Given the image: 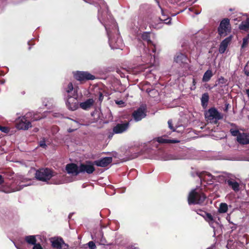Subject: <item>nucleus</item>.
<instances>
[{
  "instance_id": "obj_27",
  "label": "nucleus",
  "mask_w": 249,
  "mask_h": 249,
  "mask_svg": "<svg viewBox=\"0 0 249 249\" xmlns=\"http://www.w3.org/2000/svg\"><path fill=\"white\" fill-rule=\"evenodd\" d=\"M227 204L226 203H223L220 204L218 211L220 213H224L227 211Z\"/></svg>"
},
{
  "instance_id": "obj_19",
  "label": "nucleus",
  "mask_w": 249,
  "mask_h": 249,
  "mask_svg": "<svg viewBox=\"0 0 249 249\" xmlns=\"http://www.w3.org/2000/svg\"><path fill=\"white\" fill-rule=\"evenodd\" d=\"M128 125V123L118 124L114 127L113 131L115 133H121L127 129Z\"/></svg>"
},
{
  "instance_id": "obj_20",
  "label": "nucleus",
  "mask_w": 249,
  "mask_h": 249,
  "mask_svg": "<svg viewBox=\"0 0 249 249\" xmlns=\"http://www.w3.org/2000/svg\"><path fill=\"white\" fill-rule=\"evenodd\" d=\"M204 218L206 221L209 223V225L213 228L215 229L216 227L219 226L218 223L214 221L213 217L210 213H206Z\"/></svg>"
},
{
  "instance_id": "obj_40",
  "label": "nucleus",
  "mask_w": 249,
  "mask_h": 249,
  "mask_svg": "<svg viewBox=\"0 0 249 249\" xmlns=\"http://www.w3.org/2000/svg\"><path fill=\"white\" fill-rule=\"evenodd\" d=\"M39 145L41 147H42L43 148H45L46 146V144H45V142L44 141H41L39 143Z\"/></svg>"
},
{
  "instance_id": "obj_11",
  "label": "nucleus",
  "mask_w": 249,
  "mask_h": 249,
  "mask_svg": "<svg viewBox=\"0 0 249 249\" xmlns=\"http://www.w3.org/2000/svg\"><path fill=\"white\" fill-rule=\"evenodd\" d=\"M67 173L73 176H76L80 173L79 166L74 163L68 164L66 166Z\"/></svg>"
},
{
  "instance_id": "obj_15",
  "label": "nucleus",
  "mask_w": 249,
  "mask_h": 249,
  "mask_svg": "<svg viewBox=\"0 0 249 249\" xmlns=\"http://www.w3.org/2000/svg\"><path fill=\"white\" fill-rule=\"evenodd\" d=\"M188 59L187 57L183 54L179 53L176 54L174 58V61L180 66H184L187 63Z\"/></svg>"
},
{
  "instance_id": "obj_47",
  "label": "nucleus",
  "mask_w": 249,
  "mask_h": 249,
  "mask_svg": "<svg viewBox=\"0 0 249 249\" xmlns=\"http://www.w3.org/2000/svg\"><path fill=\"white\" fill-rule=\"evenodd\" d=\"M189 10H190V11H192V8H189Z\"/></svg>"
},
{
  "instance_id": "obj_9",
  "label": "nucleus",
  "mask_w": 249,
  "mask_h": 249,
  "mask_svg": "<svg viewBox=\"0 0 249 249\" xmlns=\"http://www.w3.org/2000/svg\"><path fill=\"white\" fill-rule=\"evenodd\" d=\"M74 78L80 81L93 80L95 77L91 74L84 71H77L74 73Z\"/></svg>"
},
{
  "instance_id": "obj_32",
  "label": "nucleus",
  "mask_w": 249,
  "mask_h": 249,
  "mask_svg": "<svg viewBox=\"0 0 249 249\" xmlns=\"http://www.w3.org/2000/svg\"><path fill=\"white\" fill-rule=\"evenodd\" d=\"M111 29L114 32H118V31L117 25L114 21L112 22Z\"/></svg>"
},
{
  "instance_id": "obj_37",
  "label": "nucleus",
  "mask_w": 249,
  "mask_h": 249,
  "mask_svg": "<svg viewBox=\"0 0 249 249\" xmlns=\"http://www.w3.org/2000/svg\"><path fill=\"white\" fill-rule=\"evenodd\" d=\"M33 249H43L39 244H35Z\"/></svg>"
},
{
  "instance_id": "obj_42",
  "label": "nucleus",
  "mask_w": 249,
  "mask_h": 249,
  "mask_svg": "<svg viewBox=\"0 0 249 249\" xmlns=\"http://www.w3.org/2000/svg\"><path fill=\"white\" fill-rule=\"evenodd\" d=\"M4 182V178L2 176L0 175V185H1Z\"/></svg>"
},
{
  "instance_id": "obj_16",
  "label": "nucleus",
  "mask_w": 249,
  "mask_h": 249,
  "mask_svg": "<svg viewBox=\"0 0 249 249\" xmlns=\"http://www.w3.org/2000/svg\"><path fill=\"white\" fill-rule=\"evenodd\" d=\"M141 38L142 39L147 42L148 44H151L152 46V47L150 48V49L152 50L153 53H155L156 49V45L155 44H153L152 42L151 41L150 39V34L148 32H144L141 35Z\"/></svg>"
},
{
  "instance_id": "obj_13",
  "label": "nucleus",
  "mask_w": 249,
  "mask_h": 249,
  "mask_svg": "<svg viewBox=\"0 0 249 249\" xmlns=\"http://www.w3.org/2000/svg\"><path fill=\"white\" fill-rule=\"evenodd\" d=\"M66 105L70 110H76L78 107L76 97H70L67 101Z\"/></svg>"
},
{
  "instance_id": "obj_3",
  "label": "nucleus",
  "mask_w": 249,
  "mask_h": 249,
  "mask_svg": "<svg viewBox=\"0 0 249 249\" xmlns=\"http://www.w3.org/2000/svg\"><path fill=\"white\" fill-rule=\"evenodd\" d=\"M55 175L56 173L50 169L42 168L36 171L35 177L39 180L47 182Z\"/></svg>"
},
{
  "instance_id": "obj_26",
  "label": "nucleus",
  "mask_w": 249,
  "mask_h": 249,
  "mask_svg": "<svg viewBox=\"0 0 249 249\" xmlns=\"http://www.w3.org/2000/svg\"><path fill=\"white\" fill-rule=\"evenodd\" d=\"M24 181H22V182H21L20 183V185H19V186L18 187H17L16 189H13V192H15V191H19L22 188H23V187H25V186H29V185H33L34 183H33V181H31L30 180V182L28 184H23Z\"/></svg>"
},
{
  "instance_id": "obj_41",
  "label": "nucleus",
  "mask_w": 249,
  "mask_h": 249,
  "mask_svg": "<svg viewBox=\"0 0 249 249\" xmlns=\"http://www.w3.org/2000/svg\"><path fill=\"white\" fill-rule=\"evenodd\" d=\"M246 67H247V66L245 67V68L244 69V72H245V74L247 76H249V70H246Z\"/></svg>"
},
{
  "instance_id": "obj_29",
  "label": "nucleus",
  "mask_w": 249,
  "mask_h": 249,
  "mask_svg": "<svg viewBox=\"0 0 249 249\" xmlns=\"http://www.w3.org/2000/svg\"><path fill=\"white\" fill-rule=\"evenodd\" d=\"M249 34H248L247 36L243 38V43L241 46L242 49L245 48L248 45V43H249Z\"/></svg>"
},
{
  "instance_id": "obj_44",
  "label": "nucleus",
  "mask_w": 249,
  "mask_h": 249,
  "mask_svg": "<svg viewBox=\"0 0 249 249\" xmlns=\"http://www.w3.org/2000/svg\"><path fill=\"white\" fill-rule=\"evenodd\" d=\"M246 93H247V95H248V97H249V89H247V90H246Z\"/></svg>"
},
{
  "instance_id": "obj_4",
  "label": "nucleus",
  "mask_w": 249,
  "mask_h": 249,
  "mask_svg": "<svg viewBox=\"0 0 249 249\" xmlns=\"http://www.w3.org/2000/svg\"><path fill=\"white\" fill-rule=\"evenodd\" d=\"M230 132L232 136H236V140L240 144H249V133L241 132L233 129H231Z\"/></svg>"
},
{
  "instance_id": "obj_18",
  "label": "nucleus",
  "mask_w": 249,
  "mask_h": 249,
  "mask_svg": "<svg viewBox=\"0 0 249 249\" xmlns=\"http://www.w3.org/2000/svg\"><path fill=\"white\" fill-rule=\"evenodd\" d=\"M232 36H230L228 37L225 38L224 40L222 41L220 45V47L219 48V51L221 53H223L226 51L228 46L230 44V42L231 40Z\"/></svg>"
},
{
  "instance_id": "obj_33",
  "label": "nucleus",
  "mask_w": 249,
  "mask_h": 249,
  "mask_svg": "<svg viewBox=\"0 0 249 249\" xmlns=\"http://www.w3.org/2000/svg\"><path fill=\"white\" fill-rule=\"evenodd\" d=\"M208 100V96L206 94H203L201 102L203 105H204L205 103H207Z\"/></svg>"
},
{
  "instance_id": "obj_46",
  "label": "nucleus",
  "mask_w": 249,
  "mask_h": 249,
  "mask_svg": "<svg viewBox=\"0 0 249 249\" xmlns=\"http://www.w3.org/2000/svg\"><path fill=\"white\" fill-rule=\"evenodd\" d=\"M199 13H200V12H196V14H199Z\"/></svg>"
},
{
  "instance_id": "obj_38",
  "label": "nucleus",
  "mask_w": 249,
  "mask_h": 249,
  "mask_svg": "<svg viewBox=\"0 0 249 249\" xmlns=\"http://www.w3.org/2000/svg\"><path fill=\"white\" fill-rule=\"evenodd\" d=\"M0 130H1L2 132L6 133L8 131V129L7 127H6L0 126Z\"/></svg>"
},
{
  "instance_id": "obj_28",
  "label": "nucleus",
  "mask_w": 249,
  "mask_h": 249,
  "mask_svg": "<svg viewBox=\"0 0 249 249\" xmlns=\"http://www.w3.org/2000/svg\"><path fill=\"white\" fill-rule=\"evenodd\" d=\"M161 13H162V17L160 18V19L161 21H164L166 24H169L171 21V19H169L168 18H166V16L163 11V9L160 8Z\"/></svg>"
},
{
  "instance_id": "obj_22",
  "label": "nucleus",
  "mask_w": 249,
  "mask_h": 249,
  "mask_svg": "<svg viewBox=\"0 0 249 249\" xmlns=\"http://www.w3.org/2000/svg\"><path fill=\"white\" fill-rule=\"evenodd\" d=\"M157 141L160 143H177L179 141L175 140H168L163 137H159L157 139Z\"/></svg>"
},
{
  "instance_id": "obj_25",
  "label": "nucleus",
  "mask_w": 249,
  "mask_h": 249,
  "mask_svg": "<svg viewBox=\"0 0 249 249\" xmlns=\"http://www.w3.org/2000/svg\"><path fill=\"white\" fill-rule=\"evenodd\" d=\"M26 241L30 244L35 245L36 243V239L35 238V236L34 235H30L27 236L25 237Z\"/></svg>"
},
{
  "instance_id": "obj_7",
  "label": "nucleus",
  "mask_w": 249,
  "mask_h": 249,
  "mask_svg": "<svg viewBox=\"0 0 249 249\" xmlns=\"http://www.w3.org/2000/svg\"><path fill=\"white\" fill-rule=\"evenodd\" d=\"M51 242L52 247L55 249H68L69 245L61 238H52Z\"/></svg>"
},
{
  "instance_id": "obj_1",
  "label": "nucleus",
  "mask_w": 249,
  "mask_h": 249,
  "mask_svg": "<svg viewBox=\"0 0 249 249\" xmlns=\"http://www.w3.org/2000/svg\"><path fill=\"white\" fill-rule=\"evenodd\" d=\"M31 117V113H27L24 116L20 117L17 123V126L19 129L27 130L30 127H31L32 125L30 119L32 121H35L40 119L34 116Z\"/></svg>"
},
{
  "instance_id": "obj_34",
  "label": "nucleus",
  "mask_w": 249,
  "mask_h": 249,
  "mask_svg": "<svg viewBox=\"0 0 249 249\" xmlns=\"http://www.w3.org/2000/svg\"><path fill=\"white\" fill-rule=\"evenodd\" d=\"M88 246L90 249H95L96 246L94 243L92 241H90L88 243Z\"/></svg>"
},
{
  "instance_id": "obj_36",
  "label": "nucleus",
  "mask_w": 249,
  "mask_h": 249,
  "mask_svg": "<svg viewBox=\"0 0 249 249\" xmlns=\"http://www.w3.org/2000/svg\"><path fill=\"white\" fill-rule=\"evenodd\" d=\"M226 81H227L226 80V79L222 77H220L219 79V83H221L222 84H226Z\"/></svg>"
},
{
  "instance_id": "obj_10",
  "label": "nucleus",
  "mask_w": 249,
  "mask_h": 249,
  "mask_svg": "<svg viewBox=\"0 0 249 249\" xmlns=\"http://www.w3.org/2000/svg\"><path fill=\"white\" fill-rule=\"evenodd\" d=\"M133 117L136 122L141 120L146 116V107L141 106L133 113Z\"/></svg>"
},
{
  "instance_id": "obj_14",
  "label": "nucleus",
  "mask_w": 249,
  "mask_h": 249,
  "mask_svg": "<svg viewBox=\"0 0 249 249\" xmlns=\"http://www.w3.org/2000/svg\"><path fill=\"white\" fill-rule=\"evenodd\" d=\"M112 161L111 157H106L94 161V164L97 166L106 167Z\"/></svg>"
},
{
  "instance_id": "obj_17",
  "label": "nucleus",
  "mask_w": 249,
  "mask_h": 249,
  "mask_svg": "<svg viewBox=\"0 0 249 249\" xmlns=\"http://www.w3.org/2000/svg\"><path fill=\"white\" fill-rule=\"evenodd\" d=\"M94 102L95 101L93 99L90 98L81 103L79 106L84 110H89L93 106Z\"/></svg>"
},
{
  "instance_id": "obj_21",
  "label": "nucleus",
  "mask_w": 249,
  "mask_h": 249,
  "mask_svg": "<svg viewBox=\"0 0 249 249\" xmlns=\"http://www.w3.org/2000/svg\"><path fill=\"white\" fill-rule=\"evenodd\" d=\"M228 185L231 187V188L235 191L237 192L239 190V184L238 182L234 180L229 179L227 181Z\"/></svg>"
},
{
  "instance_id": "obj_39",
  "label": "nucleus",
  "mask_w": 249,
  "mask_h": 249,
  "mask_svg": "<svg viewBox=\"0 0 249 249\" xmlns=\"http://www.w3.org/2000/svg\"><path fill=\"white\" fill-rule=\"evenodd\" d=\"M168 124L169 127L171 129L173 130V131H175V129H173V127L172 124V121L171 120H169L168 122Z\"/></svg>"
},
{
  "instance_id": "obj_48",
  "label": "nucleus",
  "mask_w": 249,
  "mask_h": 249,
  "mask_svg": "<svg viewBox=\"0 0 249 249\" xmlns=\"http://www.w3.org/2000/svg\"><path fill=\"white\" fill-rule=\"evenodd\" d=\"M102 94L100 95V98L102 97Z\"/></svg>"
},
{
  "instance_id": "obj_5",
  "label": "nucleus",
  "mask_w": 249,
  "mask_h": 249,
  "mask_svg": "<svg viewBox=\"0 0 249 249\" xmlns=\"http://www.w3.org/2000/svg\"><path fill=\"white\" fill-rule=\"evenodd\" d=\"M205 118L210 123L216 124L217 120L222 119V116L215 108H212L206 112Z\"/></svg>"
},
{
  "instance_id": "obj_23",
  "label": "nucleus",
  "mask_w": 249,
  "mask_h": 249,
  "mask_svg": "<svg viewBox=\"0 0 249 249\" xmlns=\"http://www.w3.org/2000/svg\"><path fill=\"white\" fill-rule=\"evenodd\" d=\"M213 76L212 72L211 70H207L204 73L202 80L203 82H208L210 80Z\"/></svg>"
},
{
  "instance_id": "obj_12",
  "label": "nucleus",
  "mask_w": 249,
  "mask_h": 249,
  "mask_svg": "<svg viewBox=\"0 0 249 249\" xmlns=\"http://www.w3.org/2000/svg\"><path fill=\"white\" fill-rule=\"evenodd\" d=\"M80 173L86 172L89 174L92 173L95 168L91 163L81 164L79 166Z\"/></svg>"
},
{
  "instance_id": "obj_31",
  "label": "nucleus",
  "mask_w": 249,
  "mask_h": 249,
  "mask_svg": "<svg viewBox=\"0 0 249 249\" xmlns=\"http://www.w3.org/2000/svg\"><path fill=\"white\" fill-rule=\"evenodd\" d=\"M73 89V85H72V83H70L68 85L67 88H66V92L68 93H70V92L72 91Z\"/></svg>"
},
{
  "instance_id": "obj_8",
  "label": "nucleus",
  "mask_w": 249,
  "mask_h": 249,
  "mask_svg": "<svg viewBox=\"0 0 249 249\" xmlns=\"http://www.w3.org/2000/svg\"><path fill=\"white\" fill-rule=\"evenodd\" d=\"M105 27L108 37L109 43L111 48L113 49L119 48L120 47V44H121V39L118 38L117 41H115L114 39L111 37V31L110 30V27L106 24H105Z\"/></svg>"
},
{
  "instance_id": "obj_45",
  "label": "nucleus",
  "mask_w": 249,
  "mask_h": 249,
  "mask_svg": "<svg viewBox=\"0 0 249 249\" xmlns=\"http://www.w3.org/2000/svg\"><path fill=\"white\" fill-rule=\"evenodd\" d=\"M153 59L154 60V59H155V56L154 55H153V58L152 57V56H151V59ZM150 63H152V60H150Z\"/></svg>"
},
{
  "instance_id": "obj_6",
  "label": "nucleus",
  "mask_w": 249,
  "mask_h": 249,
  "mask_svg": "<svg viewBox=\"0 0 249 249\" xmlns=\"http://www.w3.org/2000/svg\"><path fill=\"white\" fill-rule=\"evenodd\" d=\"M231 30L230 20L228 18L223 19L220 22L218 32L221 36H225Z\"/></svg>"
},
{
  "instance_id": "obj_43",
  "label": "nucleus",
  "mask_w": 249,
  "mask_h": 249,
  "mask_svg": "<svg viewBox=\"0 0 249 249\" xmlns=\"http://www.w3.org/2000/svg\"><path fill=\"white\" fill-rule=\"evenodd\" d=\"M193 86H194V87L193 88H191V89H196L195 85L196 84V80L195 79H193Z\"/></svg>"
},
{
  "instance_id": "obj_35",
  "label": "nucleus",
  "mask_w": 249,
  "mask_h": 249,
  "mask_svg": "<svg viewBox=\"0 0 249 249\" xmlns=\"http://www.w3.org/2000/svg\"><path fill=\"white\" fill-rule=\"evenodd\" d=\"M115 103L116 104L119 105L120 107H123L124 103L122 100H116Z\"/></svg>"
},
{
  "instance_id": "obj_30",
  "label": "nucleus",
  "mask_w": 249,
  "mask_h": 249,
  "mask_svg": "<svg viewBox=\"0 0 249 249\" xmlns=\"http://www.w3.org/2000/svg\"><path fill=\"white\" fill-rule=\"evenodd\" d=\"M72 181V180L71 179H68L65 178V179L64 180L62 181V180H59L57 181L54 182V183L56 184H62L64 183L71 182Z\"/></svg>"
},
{
  "instance_id": "obj_24",
  "label": "nucleus",
  "mask_w": 249,
  "mask_h": 249,
  "mask_svg": "<svg viewBox=\"0 0 249 249\" xmlns=\"http://www.w3.org/2000/svg\"><path fill=\"white\" fill-rule=\"evenodd\" d=\"M239 28L245 31L249 29V19L248 18L245 21H242L239 26Z\"/></svg>"
},
{
  "instance_id": "obj_2",
  "label": "nucleus",
  "mask_w": 249,
  "mask_h": 249,
  "mask_svg": "<svg viewBox=\"0 0 249 249\" xmlns=\"http://www.w3.org/2000/svg\"><path fill=\"white\" fill-rule=\"evenodd\" d=\"M206 196L198 189H194L189 194L188 196V203L191 204H200L204 201Z\"/></svg>"
}]
</instances>
